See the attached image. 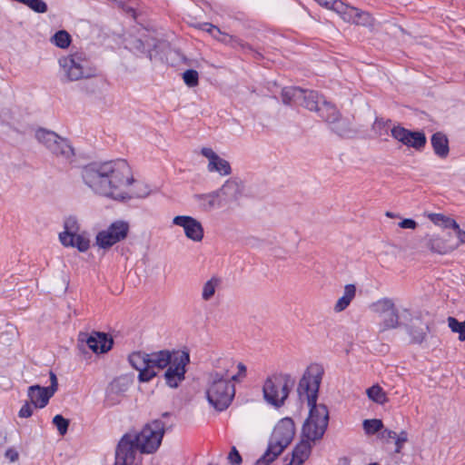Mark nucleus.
I'll return each instance as SVG.
<instances>
[{"mask_svg": "<svg viewBox=\"0 0 465 465\" xmlns=\"http://www.w3.org/2000/svg\"><path fill=\"white\" fill-rule=\"evenodd\" d=\"M170 417L171 413L164 412L161 419L146 423L140 430L124 433L115 447L114 465H141L142 455L156 452L165 430L174 425Z\"/></svg>", "mask_w": 465, "mask_h": 465, "instance_id": "nucleus-1", "label": "nucleus"}, {"mask_svg": "<svg viewBox=\"0 0 465 465\" xmlns=\"http://www.w3.org/2000/svg\"><path fill=\"white\" fill-rule=\"evenodd\" d=\"M82 176L94 192L114 199L129 197V187L134 183L132 169L124 159L91 163L84 168Z\"/></svg>", "mask_w": 465, "mask_h": 465, "instance_id": "nucleus-2", "label": "nucleus"}, {"mask_svg": "<svg viewBox=\"0 0 465 465\" xmlns=\"http://www.w3.org/2000/svg\"><path fill=\"white\" fill-rule=\"evenodd\" d=\"M329 421L328 409H310L309 417L303 424L302 434L306 440H301L292 450V457L286 465H302L310 457L311 441L321 440Z\"/></svg>", "mask_w": 465, "mask_h": 465, "instance_id": "nucleus-3", "label": "nucleus"}, {"mask_svg": "<svg viewBox=\"0 0 465 465\" xmlns=\"http://www.w3.org/2000/svg\"><path fill=\"white\" fill-rule=\"evenodd\" d=\"M324 375L322 364L311 363L304 370L294 391V403L300 407H319L320 387Z\"/></svg>", "mask_w": 465, "mask_h": 465, "instance_id": "nucleus-4", "label": "nucleus"}, {"mask_svg": "<svg viewBox=\"0 0 465 465\" xmlns=\"http://www.w3.org/2000/svg\"><path fill=\"white\" fill-rule=\"evenodd\" d=\"M295 385L294 377L289 372L275 371L268 375L262 383V397L272 407H283Z\"/></svg>", "mask_w": 465, "mask_h": 465, "instance_id": "nucleus-5", "label": "nucleus"}, {"mask_svg": "<svg viewBox=\"0 0 465 465\" xmlns=\"http://www.w3.org/2000/svg\"><path fill=\"white\" fill-rule=\"evenodd\" d=\"M294 434L293 420L288 417L282 419L272 432L267 450L254 465H271L290 445Z\"/></svg>", "mask_w": 465, "mask_h": 465, "instance_id": "nucleus-6", "label": "nucleus"}, {"mask_svg": "<svg viewBox=\"0 0 465 465\" xmlns=\"http://www.w3.org/2000/svg\"><path fill=\"white\" fill-rule=\"evenodd\" d=\"M235 396V386L229 380L228 371L209 373L206 397L213 407H230Z\"/></svg>", "mask_w": 465, "mask_h": 465, "instance_id": "nucleus-7", "label": "nucleus"}, {"mask_svg": "<svg viewBox=\"0 0 465 465\" xmlns=\"http://www.w3.org/2000/svg\"><path fill=\"white\" fill-rule=\"evenodd\" d=\"M59 64L69 81L90 78L96 74V69L83 53H74L64 56Z\"/></svg>", "mask_w": 465, "mask_h": 465, "instance_id": "nucleus-8", "label": "nucleus"}, {"mask_svg": "<svg viewBox=\"0 0 465 465\" xmlns=\"http://www.w3.org/2000/svg\"><path fill=\"white\" fill-rule=\"evenodd\" d=\"M59 241L64 247H74L79 252H86L90 240L85 232H80V225L74 217H68L64 223V231L59 233Z\"/></svg>", "mask_w": 465, "mask_h": 465, "instance_id": "nucleus-9", "label": "nucleus"}, {"mask_svg": "<svg viewBox=\"0 0 465 465\" xmlns=\"http://www.w3.org/2000/svg\"><path fill=\"white\" fill-rule=\"evenodd\" d=\"M333 11L348 24L373 28L375 25L374 17L367 11H363L341 0L336 3Z\"/></svg>", "mask_w": 465, "mask_h": 465, "instance_id": "nucleus-10", "label": "nucleus"}, {"mask_svg": "<svg viewBox=\"0 0 465 465\" xmlns=\"http://www.w3.org/2000/svg\"><path fill=\"white\" fill-rule=\"evenodd\" d=\"M129 232V224L124 221H116L105 230L100 231L95 237L96 244L101 249H109L115 243L124 240Z\"/></svg>", "mask_w": 465, "mask_h": 465, "instance_id": "nucleus-11", "label": "nucleus"}, {"mask_svg": "<svg viewBox=\"0 0 465 465\" xmlns=\"http://www.w3.org/2000/svg\"><path fill=\"white\" fill-rule=\"evenodd\" d=\"M50 385L42 387L40 385H32L28 388L27 396L30 403L34 407H45L49 400L54 396L58 389V381L53 371H49Z\"/></svg>", "mask_w": 465, "mask_h": 465, "instance_id": "nucleus-12", "label": "nucleus"}, {"mask_svg": "<svg viewBox=\"0 0 465 465\" xmlns=\"http://www.w3.org/2000/svg\"><path fill=\"white\" fill-rule=\"evenodd\" d=\"M189 361L190 356L187 351H177L174 352L173 363L164 373L165 381L169 387L176 388L184 380L185 367Z\"/></svg>", "mask_w": 465, "mask_h": 465, "instance_id": "nucleus-13", "label": "nucleus"}, {"mask_svg": "<svg viewBox=\"0 0 465 465\" xmlns=\"http://www.w3.org/2000/svg\"><path fill=\"white\" fill-rule=\"evenodd\" d=\"M237 191L238 184L234 182L227 181L219 191L210 193L196 194L194 198L203 210L209 211L221 205V194L229 195Z\"/></svg>", "mask_w": 465, "mask_h": 465, "instance_id": "nucleus-14", "label": "nucleus"}, {"mask_svg": "<svg viewBox=\"0 0 465 465\" xmlns=\"http://www.w3.org/2000/svg\"><path fill=\"white\" fill-rule=\"evenodd\" d=\"M391 136L404 145L412 147L416 150H421L427 143V139L423 132L410 131L401 126H394L391 129Z\"/></svg>", "mask_w": 465, "mask_h": 465, "instance_id": "nucleus-15", "label": "nucleus"}, {"mask_svg": "<svg viewBox=\"0 0 465 465\" xmlns=\"http://www.w3.org/2000/svg\"><path fill=\"white\" fill-rule=\"evenodd\" d=\"M173 224L184 230L187 238L193 242H201L203 238V228L200 222L192 216L178 215L173 220Z\"/></svg>", "mask_w": 465, "mask_h": 465, "instance_id": "nucleus-16", "label": "nucleus"}, {"mask_svg": "<svg viewBox=\"0 0 465 465\" xmlns=\"http://www.w3.org/2000/svg\"><path fill=\"white\" fill-rule=\"evenodd\" d=\"M36 139L46 146L50 152H57V143H60L63 147V153H71V145L68 142L60 137L57 134L45 129H39L35 133Z\"/></svg>", "mask_w": 465, "mask_h": 465, "instance_id": "nucleus-17", "label": "nucleus"}, {"mask_svg": "<svg viewBox=\"0 0 465 465\" xmlns=\"http://www.w3.org/2000/svg\"><path fill=\"white\" fill-rule=\"evenodd\" d=\"M36 139L46 146L50 152H57V143H60L63 147V153H71V145L68 142L60 137L57 134L45 129H39L35 133Z\"/></svg>", "mask_w": 465, "mask_h": 465, "instance_id": "nucleus-18", "label": "nucleus"}, {"mask_svg": "<svg viewBox=\"0 0 465 465\" xmlns=\"http://www.w3.org/2000/svg\"><path fill=\"white\" fill-rule=\"evenodd\" d=\"M450 234L447 237L439 234L430 235L426 240V246L433 253L445 255L459 248V243L452 242Z\"/></svg>", "mask_w": 465, "mask_h": 465, "instance_id": "nucleus-19", "label": "nucleus"}, {"mask_svg": "<svg viewBox=\"0 0 465 465\" xmlns=\"http://www.w3.org/2000/svg\"><path fill=\"white\" fill-rule=\"evenodd\" d=\"M201 153L209 160L207 169L210 173H218L223 176L229 175L232 168L228 161L221 158L213 149L203 147Z\"/></svg>", "mask_w": 465, "mask_h": 465, "instance_id": "nucleus-20", "label": "nucleus"}, {"mask_svg": "<svg viewBox=\"0 0 465 465\" xmlns=\"http://www.w3.org/2000/svg\"><path fill=\"white\" fill-rule=\"evenodd\" d=\"M86 344L94 352L103 353L112 348L113 341L105 333L94 332L86 338Z\"/></svg>", "mask_w": 465, "mask_h": 465, "instance_id": "nucleus-21", "label": "nucleus"}, {"mask_svg": "<svg viewBox=\"0 0 465 465\" xmlns=\"http://www.w3.org/2000/svg\"><path fill=\"white\" fill-rule=\"evenodd\" d=\"M431 146L433 148L434 153L440 157L446 158L450 153L449 147V139L441 132H437L432 134L430 138Z\"/></svg>", "mask_w": 465, "mask_h": 465, "instance_id": "nucleus-22", "label": "nucleus"}, {"mask_svg": "<svg viewBox=\"0 0 465 465\" xmlns=\"http://www.w3.org/2000/svg\"><path fill=\"white\" fill-rule=\"evenodd\" d=\"M174 352L163 350L149 354L150 364L152 367L158 368L160 370L166 368L167 366L173 365L174 359Z\"/></svg>", "mask_w": 465, "mask_h": 465, "instance_id": "nucleus-23", "label": "nucleus"}, {"mask_svg": "<svg viewBox=\"0 0 465 465\" xmlns=\"http://www.w3.org/2000/svg\"><path fill=\"white\" fill-rule=\"evenodd\" d=\"M426 217L436 226L442 229H452L455 232L459 223L451 217L440 213H428Z\"/></svg>", "mask_w": 465, "mask_h": 465, "instance_id": "nucleus-24", "label": "nucleus"}, {"mask_svg": "<svg viewBox=\"0 0 465 465\" xmlns=\"http://www.w3.org/2000/svg\"><path fill=\"white\" fill-rule=\"evenodd\" d=\"M356 294V287L353 284H347L344 287L343 295L337 301L334 305V311L341 312L344 311L354 299Z\"/></svg>", "mask_w": 465, "mask_h": 465, "instance_id": "nucleus-25", "label": "nucleus"}, {"mask_svg": "<svg viewBox=\"0 0 465 465\" xmlns=\"http://www.w3.org/2000/svg\"><path fill=\"white\" fill-rule=\"evenodd\" d=\"M318 114L321 118L328 123H336L341 117L337 108L333 104L325 101H322L321 104Z\"/></svg>", "mask_w": 465, "mask_h": 465, "instance_id": "nucleus-26", "label": "nucleus"}, {"mask_svg": "<svg viewBox=\"0 0 465 465\" xmlns=\"http://www.w3.org/2000/svg\"><path fill=\"white\" fill-rule=\"evenodd\" d=\"M302 96L303 101L302 104L310 111H315L318 113L321 104L322 102L321 101L322 97L319 95L317 92L314 91H302Z\"/></svg>", "mask_w": 465, "mask_h": 465, "instance_id": "nucleus-27", "label": "nucleus"}, {"mask_svg": "<svg viewBox=\"0 0 465 465\" xmlns=\"http://www.w3.org/2000/svg\"><path fill=\"white\" fill-rule=\"evenodd\" d=\"M222 285V279L217 276H213L203 286L202 299L203 301L211 300L218 288Z\"/></svg>", "mask_w": 465, "mask_h": 465, "instance_id": "nucleus-28", "label": "nucleus"}, {"mask_svg": "<svg viewBox=\"0 0 465 465\" xmlns=\"http://www.w3.org/2000/svg\"><path fill=\"white\" fill-rule=\"evenodd\" d=\"M371 309L375 314L383 316L396 308L391 299L382 298L371 303Z\"/></svg>", "mask_w": 465, "mask_h": 465, "instance_id": "nucleus-29", "label": "nucleus"}, {"mask_svg": "<svg viewBox=\"0 0 465 465\" xmlns=\"http://www.w3.org/2000/svg\"><path fill=\"white\" fill-rule=\"evenodd\" d=\"M366 394L371 401L379 405L385 404L388 400L385 391L379 384L368 388Z\"/></svg>", "mask_w": 465, "mask_h": 465, "instance_id": "nucleus-30", "label": "nucleus"}, {"mask_svg": "<svg viewBox=\"0 0 465 465\" xmlns=\"http://www.w3.org/2000/svg\"><path fill=\"white\" fill-rule=\"evenodd\" d=\"M129 361L134 369L140 371L150 364L149 354L141 351L133 352L129 356Z\"/></svg>", "mask_w": 465, "mask_h": 465, "instance_id": "nucleus-31", "label": "nucleus"}, {"mask_svg": "<svg viewBox=\"0 0 465 465\" xmlns=\"http://www.w3.org/2000/svg\"><path fill=\"white\" fill-rule=\"evenodd\" d=\"M51 42L55 46L61 49H65L70 45L72 38L68 32L65 30H60L52 36Z\"/></svg>", "mask_w": 465, "mask_h": 465, "instance_id": "nucleus-32", "label": "nucleus"}, {"mask_svg": "<svg viewBox=\"0 0 465 465\" xmlns=\"http://www.w3.org/2000/svg\"><path fill=\"white\" fill-rule=\"evenodd\" d=\"M384 319L381 323V331H384L390 329H395L399 326V313L397 309H394L391 312L384 315Z\"/></svg>", "mask_w": 465, "mask_h": 465, "instance_id": "nucleus-33", "label": "nucleus"}, {"mask_svg": "<svg viewBox=\"0 0 465 465\" xmlns=\"http://www.w3.org/2000/svg\"><path fill=\"white\" fill-rule=\"evenodd\" d=\"M448 326L450 331L454 333L459 334V340L460 341H465V320L463 322H459L456 318L450 316L447 319Z\"/></svg>", "mask_w": 465, "mask_h": 465, "instance_id": "nucleus-34", "label": "nucleus"}, {"mask_svg": "<svg viewBox=\"0 0 465 465\" xmlns=\"http://www.w3.org/2000/svg\"><path fill=\"white\" fill-rule=\"evenodd\" d=\"M302 90L297 87H285L282 91V102L286 104H290L293 98L302 96Z\"/></svg>", "mask_w": 465, "mask_h": 465, "instance_id": "nucleus-35", "label": "nucleus"}, {"mask_svg": "<svg viewBox=\"0 0 465 465\" xmlns=\"http://www.w3.org/2000/svg\"><path fill=\"white\" fill-rule=\"evenodd\" d=\"M183 79L189 87H195L199 84V74L196 70L188 69L183 74Z\"/></svg>", "mask_w": 465, "mask_h": 465, "instance_id": "nucleus-36", "label": "nucleus"}, {"mask_svg": "<svg viewBox=\"0 0 465 465\" xmlns=\"http://www.w3.org/2000/svg\"><path fill=\"white\" fill-rule=\"evenodd\" d=\"M382 421L378 419L365 420L363 429L367 434H374L382 428Z\"/></svg>", "mask_w": 465, "mask_h": 465, "instance_id": "nucleus-37", "label": "nucleus"}, {"mask_svg": "<svg viewBox=\"0 0 465 465\" xmlns=\"http://www.w3.org/2000/svg\"><path fill=\"white\" fill-rule=\"evenodd\" d=\"M156 374L157 373H156L154 368L152 367L151 364H149L148 366H145L144 368H143L139 371V376H138L139 381H143V382L149 381L153 378H154L156 376Z\"/></svg>", "mask_w": 465, "mask_h": 465, "instance_id": "nucleus-38", "label": "nucleus"}, {"mask_svg": "<svg viewBox=\"0 0 465 465\" xmlns=\"http://www.w3.org/2000/svg\"><path fill=\"white\" fill-rule=\"evenodd\" d=\"M53 422L61 435H64L66 433L69 424L66 419L61 415H55L53 419Z\"/></svg>", "mask_w": 465, "mask_h": 465, "instance_id": "nucleus-39", "label": "nucleus"}, {"mask_svg": "<svg viewBox=\"0 0 465 465\" xmlns=\"http://www.w3.org/2000/svg\"><path fill=\"white\" fill-rule=\"evenodd\" d=\"M232 39L234 41H232L231 44L229 45L231 47H232V48H240L242 51H250V50H252L251 45L248 43L244 42L243 40H242V39H240V38H238L236 36H233V35H232Z\"/></svg>", "mask_w": 465, "mask_h": 465, "instance_id": "nucleus-40", "label": "nucleus"}, {"mask_svg": "<svg viewBox=\"0 0 465 465\" xmlns=\"http://www.w3.org/2000/svg\"><path fill=\"white\" fill-rule=\"evenodd\" d=\"M238 373L235 375L229 376L231 381H240L246 377L247 369L242 362L237 364Z\"/></svg>", "mask_w": 465, "mask_h": 465, "instance_id": "nucleus-41", "label": "nucleus"}, {"mask_svg": "<svg viewBox=\"0 0 465 465\" xmlns=\"http://www.w3.org/2000/svg\"><path fill=\"white\" fill-rule=\"evenodd\" d=\"M408 441V434L406 431H401L395 440V452L400 453L404 443Z\"/></svg>", "mask_w": 465, "mask_h": 465, "instance_id": "nucleus-42", "label": "nucleus"}, {"mask_svg": "<svg viewBox=\"0 0 465 465\" xmlns=\"http://www.w3.org/2000/svg\"><path fill=\"white\" fill-rule=\"evenodd\" d=\"M200 28L203 31L209 33L213 38L217 37V34H221L220 28L210 23H203L200 25Z\"/></svg>", "mask_w": 465, "mask_h": 465, "instance_id": "nucleus-43", "label": "nucleus"}, {"mask_svg": "<svg viewBox=\"0 0 465 465\" xmlns=\"http://www.w3.org/2000/svg\"><path fill=\"white\" fill-rule=\"evenodd\" d=\"M62 151H63V147L61 146L60 143H57V152H51V153L58 158H61L64 161L70 162L74 155L73 147L71 146V153L65 154V153H63Z\"/></svg>", "mask_w": 465, "mask_h": 465, "instance_id": "nucleus-44", "label": "nucleus"}, {"mask_svg": "<svg viewBox=\"0 0 465 465\" xmlns=\"http://www.w3.org/2000/svg\"><path fill=\"white\" fill-rule=\"evenodd\" d=\"M228 460L232 465H240L242 463V457L235 447L232 448L228 456Z\"/></svg>", "mask_w": 465, "mask_h": 465, "instance_id": "nucleus-45", "label": "nucleus"}, {"mask_svg": "<svg viewBox=\"0 0 465 465\" xmlns=\"http://www.w3.org/2000/svg\"><path fill=\"white\" fill-rule=\"evenodd\" d=\"M417 223L413 219L406 218L399 223V226L402 229L414 230L417 227Z\"/></svg>", "mask_w": 465, "mask_h": 465, "instance_id": "nucleus-46", "label": "nucleus"}, {"mask_svg": "<svg viewBox=\"0 0 465 465\" xmlns=\"http://www.w3.org/2000/svg\"><path fill=\"white\" fill-rule=\"evenodd\" d=\"M214 39H216L217 41H219L226 45H229L232 41H234L232 39V35H231L227 33L222 32V31H221V34H217V37H214Z\"/></svg>", "mask_w": 465, "mask_h": 465, "instance_id": "nucleus-47", "label": "nucleus"}, {"mask_svg": "<svg viewBox=\"0 0 465 465\" xmlns=\"http://www.w3.org/2000/svg\"><path fill=\"white\" fill-rule=\"evenodd\" d=\"M320 5L332 10L334 9L336 3L339 2V0H315Z\"/></svg>", "mask_w": 465, "mask_h": 465, "instance_id": "nucleus-48", "label": "nucleus"}, {"mask_svg": "<svg viewBox=\"0 0 465 465\" xmlns=\"http://www.w3.org/2000/svg\"><path fill=\"white\" fill-rule=\"evenodd\" d=\"M5 456L11 462L16 461L18 460V458H19L18 452L15 449H13V448H10V449L6 450V451L5 453Z\"/></svg>", "mask_w": 465, "mask_h": 465, "instance_id": "nucleus-49", "label": "nucleus"}, {"mask_svg": "<svg viewBox=\"0 0 465 465\" xmlns=\"http://www.w3.org/2000/svg\"><path fill=\"white\" fill-rule=\"evenodd\" d=\"M455 233L459 240L457 242V243H459V246L460 244H465V231L461 230L460 227L459 226V229H457Z\"/></svg>", "mask_w": 465, "mask_h": 465, "instance_id": "nucleus-50", "label": "nucleus"}, {"mask_svg": "<svg viewBox=\"0 0 465 465\" xmlns=\"http://www.w3.org/2000/svg\"><path fill=\"white\" fill-rule=\"evenodd\" d=\"M33 414L32 409H20L19 411V417L20 418H29Z\"/></svg>", "mask_w": 465, "mask_h": 465, "instance_id": "nucleus-51", "label": "nucleus"}, {"mask_svg": "<svg viewBox=\"0 0 465 465\" xmlns=\"http://www.w3.org/2000/svg\"><path fill=\"white\" fill-rule=\"evenodd\" d=\"M5 440H6L5 434L3 432L2 430H0V445L4 444L5 442Z\"/></svg>", "mask_w": 465, "mask_h": 465, "instance_id": "nucleus-52", "label": "nucleus"}, {"mask_svg": "<svg viewBox=\"0 0 465 465\" xmlns=\"http://www.w3.org/2000/svg\"><path fill=\"white\" fill-rule=\"evenodd\" d=\"M398 433H396L395 431H388V437L391 438V439H393V440H396V438L398 437Z\"/></svg>", "mask_w": 465, "mask_h": 465, "instance_id": "nucleus-53", "label": "nucleus"}, {"mask_svg": "<svg viewBox=\"0 0 465 465\" xmlns=\"http://www.w3.org/2000/svg\"><path fill=\"white\" fill-rule=\"evenodd\" d=\"M426 334L424 332L420 333V337L416 340L417 342H422L425 339Z\"/></svg>", "mask_w": 465, "mask_h": 465, "instance_id": "nucleus-54", "label": "nucleus"}, {"mask_svg": "<svg viewBox=\"0 0 465 465\" xmlns=\"http://www.w3.org/2000/svg\"><path fill=\"white\" fill-rule=\"evenodd\" d=\"M386 216L391 217V218H393V217H394V214H393L392 213L387 212V213H386Z\"/></svg>", "mask_w": 465, "mask_h": 465, "instance_id": "nucleus-55", "label": "nucleus"}, {"mask_svg": "<svg viewBox=\"0 0 465 465\" xmlns=\"http://www.w3.org/2000/svg\"><path fill=\"white\" fill-rule=\"evenodd\" d=\"M369 465H380V464L373 462V463H370Z\"/></svg>", "mask_w": 465, "mask_h": 465, "instance_id": "nucleus-56", "label": "nucleus"}, {"mask_svg": "<svg viewBox=\"0 0 465 465\" xmlns=\"http://www.w3.org/2000/svg\"><path fill=\"white\" fill-rule=\"evenodd\" d=\"M24 407H29V403L26 402Z\"/></svg>", "mask_w": 465, "mask_h": 465, "instance_id": "nucleus-57", "label": "nucleus"}]
</instances>
